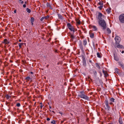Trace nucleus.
Here are the masks:
<instances>
[{
    "mask_svg": "<svg viewBox=\"0 0 124 124\" xmlns=\"http://www.w3.org/2000/svg\"><path fill=\"white\" fill-rule=\"evenodd\" d=\"M48 10H47L46 11V13H47L48 12Z\"/></svg>",
    "mask_w": 124,
    "mask_h": 124,
    "instance_id": "680f3d73",
    "label": "nucleus"
},
{
    "mask_svg": "<svg viewBox=\"0 0 124 124\" xmlns=\"http://www.w3.org/2000/svg\"><path fill=\"white\" fill-rule=\"evenodd\" d=\"M59 113L60 114H61L62 115V113L61 112H59Z\"/></svg>",
    "mask_w": 124,
    "mask_h": 124,
    "instance_id": "052dcab7",
    "label": "nucleus"
},
{
    "mask_svg": "<svg viewBox=\"0 0 124 124\" xmlns=\"http://www.w3.org/2000/svg\"><path fill=\"white\" fill-rule=\"evenodd\" d=\"M106 12L108 14V8L106 9Z\"/></svg>",
    "mask_w": 124,
    "mask_h": 124,
    "instance_id": "ea45409f",
    "label": "nucleus"
},
{
    "mask_svg": "<svg viewBox=\"0 0 124 124\" xmlns=\"http://www.w3.org/2000/svg\"><path fill=\"white\" fill-rule=\"evenodd\" d=\"M56 121L55 120H53L51 122V123L52 124H56Z\"/></svg>",
    "mask_w": 124,
    "mask_h": 124,
    "instance_id": "f704fd0d",
    "label": "nucleus"
},
{
    "mask_svg": "<svg viewBox=\"0 0 124 124\" xmlns=\"http://www.w3.org/2000/svg\"><path fill=\"white\" fill-rule=\"evenodd\" d=\"M120 65L121 67H123V65L121 64H120Z\"/></svg>",
    "mask_w": 124,
    "mask_h": 124,
    "instance_id": "3c124183",
    "label": "nucleus"
},
{
    "mask_svg": "<svg viewBox=\"0 0 124 124\" xmlns=\"http://www.w3.org/2000/svg\"><path fill=\"white\" fill-rule=\"evenodd\" d=\"M115 71L116 73H117L118 74H119V70L117 68H116L115 69Z\"/></svg>",
    "mask_w": 124,
    "mask_h": 124,
    "instance_id": "cd10ccee",
    "label": "nucleus"
},
{
    "mask_svg": "<svg viewBox=\"0 0 124 124\" xmlns=\"http://www.w3.org/2000/svg\"><path fill=\"white\" fill-rule=\"evenodd\" d=\"M34 76L33 75H31V77L29 76H28L26 77L25 79L28 81H29V80L31 79H32V78H33Z\"/></svg>",
    "mask_w": 124,
    "mask_h": 124,
    "instance_id": "2eb2a0df",
    "label": "nucleus"
},
{
    "mask_svg": "<svg viewBox=\"0 0 124 124\" xmlns=\"http://www.w3.org/2000/svg\"><path fill=\"white\" fill-rule=\"evenodd\" d=\"M110 10H111V8H110L109 7V14L110 13Z\"/></svg>",
    "mask_w": 124,
    "mask_h": 124,
    "instance_id": "49530a36",
    "label": "nucleus"
},
{
    "mask_svg": "<svg viewBox=\"0 0 124 124\" xmlns=\"http://www.w3.org/2000/svg\"><path fill=\"white\" fill-rule=\"evenodd\" d=\"M27 2H26V1H25V4H27Z\"/></svg>",
    "mask_w": 124,
    "mask_h": 124,
    "instance_id": "5fc2aeb1",
    "label": "nucleus"
},
{
    "mask_svg": "<svg viewBox=\"0 0 124 124\" xmlns=\"http://www.w3.org/2000/svg\"><path fill=\"white\" fill-rule=\"evenodd\" d=\"M49 66V65H47L46 67L47 68H48Z\"/></svg>",
    "mask_w": 124,
    "mask_h": 124,
    "instance_id": "13d9d810",
    "label": "nucleus"
},
{
    "mask_svg": "<svg viewBox=\"0 0 124 124\" xmlns=\"http://www.w3.org/2000/svg\"><path fill=\"white\" fill-rule=\"evenodd\" d=\"M57 15L58 16L59 18L60 19H63V17L60 14H58Z\"/></svg>",
    "mask_w": 124,
    "mask_h": 124,
    "instance_id": "393cba45",
    "label": "nucleus"
},
{
    "mask_svg": "<svg viewBox=\"0 0 124 124\" xmlns=\"http://www.w3.org/2000/svg\"><path fill=\"white\" fill-rule=\"evenodd\" d=\"M82 58L83 60V62L84 64H86V60L85 57L84 56H82Z\"/></svg>",
    "mask_w": 124,
    "mask_h": 124,
    "instance_id": "5701e85b",
    "label": "nucleus"
},
{
    "mask_svg": "<svg viewBox=\"0 0 124 124\" xmlns=\"http://www.w3.org/2000/svg\"><path fill=\"white\" fill-rule=\"evenodd\" d=\"M54 52H55L58 53V52L56 50H55L54 51Z\"/></svg>",
    "mask_w": 124,
    "mask_h": 124,
    "instance_id": "de8ad7c7",
    "label": "nucleus"
},
{
    "mask_svg": "<svg viewBox=\"0 0 124 124\" xmlns=\"http://www.w3.org/2000/svg\"><path fill=\"white\" fill-rule=\"evenodd\" d=\"M23 8H25L26 7V5L24 4L23 5Z\"/></svg>",
    "mask_w": 124,
    "mask_h": 124,
    "instance_id": "37998d69",
    "label": "nucleus"
},
{
    "mask_svg": "<svg viewBox=\"0 0 124 124\" xmlns=\"http://www.w3.org/2000/svg\"><path fill=\"white\" fill-rule=\"evenodd\" d=\"M110 104H112V102H110Z\"/></svg>",
    "mask_w": 124,
    "mask_h": 124,
    "instance_id": "69168bd1",
    "label": "nucleus"
},
{
    "mask_svg": "<svg viewBox=\"0 0 124 124\" xmlns=\"http://www.w3.org/2000/svg\"><path fill=\"white\" fill-rule=\"evenodd\" d=\"M102 72L104 75V76L105 77L108 76V74L107 71L103 70H102Z\"/></svg>",
    "mask_w": 124,
    "mask_h": 124,
    "instance_id": "a211bd4d",
    "label": "nucleus"
},
{
    "mask_svg": "<svg viewBox=\"0 0 124 124\" xmlns=\"http://www.w3.org/2000/svg\"><path fill=\"white\" fill-rule=\"evenodd\" d=\"M79 46L80 49L82 51L84 50L83 46V45L81 41H80L79 43Z\"/></svg>",
    "mask_w": 124,
    "mask_h": 124,
    "instance_id": "f8f14e48",
    "label": "nucleus"
},
{
    "mask_svg": "<svg viewBox=\"0 0 124 124\" xmlns=\"http://www.w3.org/2000/svg\"><path fill=\"white\" fill-rule=\"evenodd\" d=\"M89 1H92V0H88Z\"/></svg>",
    "mask_w": 124,
    "mask_h": 124,
    "instance_id": "774afa93",
    "label": "nucleus"
},
{
    "mask_svg": "<svg viewBox=\"0 0 124 124\" xmlns=\"http://www.w3.org/2000/svg\"><path fill=\"white\" fill-rule=\"evenodd\" d=\"M6 104L8 107H9V106L10 105V103L9 102H7Z\"/></svg>",
    "mask_w": 124,
    "mask_h": 124,
    "instance_id": "72a5a7b5",
    "label": "nucleus"
},
{
    "mask_svg": "<svg viewBox=\"0 0 124 124\" xmlns=\"http://www.w3.org/2000/svg\"><path fill=\"white\" fill-rule=\"evenodd\" d=\"M111 32V31L110 30H109V33H110Z\"/></svg>",
    "mask_w": 124,
    "mask_h": 124,
    "instance_id": "8fccbe9b",
    "label": "nucleus"
},
{
    "mask_svg": "<svg viewBox=\"0 0 124 124\" xmlns=\"http://www.w3.org/2000/svg\"><path fill=\"white\" fill-rule=\"evenodd\" d=\"M30 73L32 75H34L33 74V73L32 72H31Z\"/></svg>",
    "mask_w": 124,
    "mask_h": 124,
    "instance_id": "c03bdc74",
    "label": "nucleus"
},
{
    "mask_svg": "<svg viewBox=\"0 0 124 124\" xmlns=\"http://www.w3.org/2000/svg\"><path fill=\"white\" fill-rule=\"evenodd\" d=\"M116 46L117 47L120 48H124V46L121 45H120L119 44H115Z\"/></svg>",
    "mask_w": 124,
    "mask_h": 124,
    "instance_id": "f3484780",
    "label": "nucleus"
},
{
    "mask_svg": "<svg viewBox=\"0 0 124 124\" xmlns=\"http://www.w3.org/2000/svg\"><path fill=\"white\" fill-rule=\"evenodd\" d=\"M49 107L51 109V107L50 106H49Z\"/></svg>",
    "mask_w": 124,
    "mask_h": 124,
    "instance_id": "0e129e2a",
    "label": "nucleus"
},
{
    "mask_svg": "<svg viewBox=\"0 0 124 124\" xmlns=\"http://www.w3.org/2000/svg\"><path fill=\"white\" fill-rule=\"evenodd\" d=\"M97 57L99 58H101V53L98 52L97 54Z\"/></svg>",
    "mask_w": 124,
    "mask_h": 124,
    "instance_id": "aec40b11",
    "label": "nucleus"
},
{
    "mask_svg": "<svg viewBox=\"0 0 124 124\" xmlns=\"http://www.w3.org/2000/svg\"><path fill=\"white\" fill-rule=\"evenodd\" d=\"M122 120V118L120 117L119 119V122L120 124H123Z\"/></svg>",
    "mask_w": 124,
    "mask_h": 124,
    "instance_id": "a878e982",
    "label": "nucleus"
},
{
    "mask_svg": "<svg viewBox=\"0 0 124 124\" xmlns=\"http://www.w3.org/2000/svg\"><path fill=\"white\" fill-rule=\"evenodd\" d=\"M81 39H83L84 38V36L83 35L81 36H80V37Z\"/></svg>",
    "mask_w": 124,
    "mask_h": 124,
    "instance_id": "79ce46f5",
    "label": "nucleus"
},
{
    "mask_svg": "<svg viewBox=\"0 0 124 124\" xmlns=\"http://www.w3.org/2000/svg\"><path fill=\"white\" fill-rule=\"evenodd\" d=\"M26 10L27 11V12L29 13H30L31 12V10L28 8H26Z\"/></svg>",
    "mask_w": 124,
    "mask_h": 124,
    "instance_id": "c756f323",
    "label": "nucleus"
},
{
    "mask_svg": "<svg viewBox=\"0 0 124 124\" xmlns=\"http://www.w3.org/2000/svg\"><path fill=\"white\" fill-rule=\"evenodd\" d=\"M49 17V16L48 15H47L46 16H43L40 19V20L41 21H43L44 19L47 20Z\"/></svg>",
    "mask_w": 124,
    "mask_h": 124,
    "instance_id": "ddd939ff",
    "label": "nucleus"
},
{
    "mask_svg": "<svg viewBox=\"0 0 124 124\" xmlns=\"http://www.w3.org/2000/svg\"><path fill=\"white\" fill-rule=\"evenodd\" d=\"M70 37L71 38V39L70 40L71 42L73 41V40L74 39V36L73 34H71L70 36Z\"/></svg>",
    "mask_w": 124,
    "mask_h": 124,
    "instance_id": "6ab92c4d",
    "label": "nucleus"
},
{
    "mask_svg": "<svg viewBox=\"0 0 124 124\" xmlns=\"http://www.w3.org/2000/svg\"><path fill=\"white\" fill-rule=\"evenodd\" d=\"M108 28L107 29V31H108Z\"/></svg>",
    "mask_w": 124,
    "mask_h": 124,
    "instance_id": "e2e57ef3",
    "label": "nucleus"
},
{
    "mask_svg": "<svg viewBox=\"0 0 124 124\" xmlns=\"http://www.w3.org/2000/svg\"><path fill=\"white\" fill-rule=\"evenodd\" d=\"M34 21V18L33 17H31V21L32 25L33 24V22Z\"/></svg>",
    "mask_w": 124,
    "mask_h": 124,
    "instance_id": "412c9836",
    "label": "nucleus"
},
{
    "mask_svg": "<svg viewBox=\"0 0 124 124\" xmlns=\"http://www.w3.org/2000/svg\"><path fill=\"white\" fill-rule=\"evenodd\" d=\"M40 107L41 109H42V107H43V106H44V105L42 104V103L41 102L40 103Z\"/></svg>",
    "mask_w": 124,
    "mask_h": 124,
    "instance_id": "c9c22d12",
    "label": "nucleus"
},
{
    "mask_svg": "<svg viewBox=\"0 0 124 124\" xmlns=\"http://www.w3.org/2000/svg\"><path fill=\"white\" fill-rule=\"evenodd\" d=\"M120 21L121 23H124V14L120 15L119 17Z\"/></svg>",
    "mask_w": 124,
    "mask_h": 124,
    "instance_id": "423d86ee",
    "label": "nucleus"
},
{
    "mask_svg": "<svg viewBox=\"0 0 124 124\" xmlns=\"http://www.w3.org/2000/svg\"><path fill=\"white\" fill-rule=\"evenodd\" d=\"M80 32L79 33V35L80 36H80H81L83 35V34H82L81 32V31H80Z\"/></svg>",
    "mask_w": 124,
    "mask_h": 124,
    "instance_id": "a19ab883",
    "label": "nucleus"
},
{
    "mask_svg": "<svg viewBox=\"0 0 124 124\" xmlns=\"http://www.w3.org/2000/svg\"><path fill=\"white\" fill-rule=\"evenodd\" d=\"M114 59L117 61H118L119 60V59L115 55L114 56Z\"/></svg>",
    "mask_w": 124,
    "mask_h": 124,
    "instance_id": "7c9ffc66",
    "label": "nucleus"
},
{
    "mask_svg": "<svg viewBox=\"0 0 124 124\" xmlns=\"http://www.w3.org/2000/svg\"><path fill=\"white\" fill-rule=\"evenodd\" d=\"M50 120V118H47L46 119V120L48 121H49Z\"/></svg>",
    "mask_w": 124,
    "mask_h": 124,
    "instance_id": "a18cd8bd",
    "label": "nucleus"
},
{
    "mask_svg": "<svg viewBox=\"0 0 124 124\" xmlns=\"http://www.w3.org/2000/svg\"><path fill=\"white\" fill-rule=\"evenodd\" d=\"M115 39L116 41L115 44H119L121 40L120 38L118 36H116Z\"/></svg>",
    "mask_w": 124,
    "mask_h": 124,
    "instance_id": "39448f33",
    "label": "nucleus"
},
{
    "mask_svg": "<svg viewBox=\"0 0 124 124\" xmlns=\"http://www.w3.org/2000/svg\"><path fill=\"white\" fill-rule=\"evenodd\" d=\"M46 6L47 8L49 9L52 10L53 8L52 6V4L50 3L47 2L46 3Z\"/></svg>",
    "mask_w": 124,
    "mask_h": 124,
    "instance_id": "6e6552de",
    "label": "nucleus"
},
{
    "mask_svg": "<svg viewBox=\"0 0 124 124\" xmlns=\"http://www.w3.org/2000/svg\"><path fill=\"white\" fill-rule=\"evenodd\" d=\"M75 20L76 22V25H78L80 24V21L79 19L76 18L75 19Z\"/></svg>",
    "mask_w": 124,
    "mask_h": 124,
    "instance_id": "dca6fc26",
    "label": "nucleus"
},
{
    "mask_svg": "<svg viewBox=\"0 0 124 124\" xmlns=\"http://www.w3.org/2000/svg\"><path fill=\"white\" fill-rule=\"evenodd\" d=\"M83 45L84 46H86L87 44V42L86 39H85L83 40Z\"/></svg>",
    "mask_w": 124,
    "mask_h": 124,
    "instance_id": "4be33fe9",
    "label": "nucleus"
},
{
    "mask_svg": "<svg viewBox=\"0 0 124 124\" xmlns=\"http://www.w3.org/2000/svg\"><path fill=\"white\" fill-rule=\"evenodd\" d=\"M89 28H92L93 30L94 31H97V28L95 26H94L92 25H90L89 26Z\"/></svg>",
    "mask_w": 124,
    "mask_h": 124,
    "instance_id": "9d476101",
    "label": "nucleus"
},
{
    "mask_svg": "<svg viewBox=\"0 0 124 124\" xmlns=\"http://www.w3.org/2000/svg\"><path fill=\"white\" fill-rule=\"evenodd\" d=\"M11 96L8 94H7L6 95L5 97L8 100L10 98H11Z\"/></svg>",
    "mask_w": 124,
    "mask_h": 124,
    "instance_id": "bb28decb",
    "label": "nucleus"
},
{
    "mask_svg": "<svg viewBox=\"0 0 124 124\" xmlns=\"http://www.w3.org/2000/svg\"><path fill=\"white\" fill-rule=\"evenodd\" d=\"M52 112H53V113H55L54 112V111H52Z\"/></svg>",
    "mask_w": 124,
    "mask_h": 124,
    "instance_id": "338daca9",
    "label": "nucleus"
},
{
    "mask_svg": "<svg viewBox=\"0 0 124 124\" xmlns=\"http://www.w3.org/2000/svg\"><path fill=\"white\" fill-rule=\"evenodd\" d=\"M88 79H90L91 80H92V79L91 78H90V77H88Z\"/></svg>",
    "mask_w": 124,
    "mask_h": 124,
    "instance_id": "09e8293b",
    "label": "nucleus"
},
{
    "mask_svg": "<svg viewBox=\"0 0 124 124\" xmlns=\"http://www.w3.org/2000/svg\"><path fill=\"white\" fill-rule=\"evenodd\" d=\"M98 3L97 4V8L100 10H101L103 7V3L102 1H101L100 0H97Z\"/></svg>",
    "mask_w": 124,
    "mask_h": 124,
    "instance_id": "7ed1b4c3",
    "label": "nucleus"
},
{
    "mask_svg": "<svg viewBox=\"0 0 124 124\" xmlns=\"http://www.w3.org/2000/svg\"><path fill=\"white\" fill-rule=\"evenodd\" d=\"M20 3H21V4H23L24 2L23 1H22V0H19Z\"/></svg>",
    "mask_w": 124,
    "mask_h": 124,
    "instance_id": "e433bc0d",
    "label": "nucleus"
},
{
    "mask_svg": "<svg viewBox=\"0 0 124 124\" xmlns=\"http://www.w3.org/2000/svg\"><path fill=\"white\" fill-rule=\"evenodd\" d=\"M92 72L93 73L94 75H96L97 74V72L95 70H92Z\"/></svg>",
    "mask_w": 124,
    "mask_h": 124,
    "instance_id": "c85d7f7f",
    "label": "nucleus"
},
{
    "mask_svg": "<svg viewBox=\"0 0 124 124\" xmlns=\"http://www.w3.org/2000/svg\"><path fill=\"white\" fill-rule=\"evenodd\" d=\"M124 52V51H122L121 52L122 53H123Z\"/></svg>",
    "mask_w": 124,
    "mask_h": 124,
    "instance_id": "6e6d98bb",
    "label": "nucleus"
},
{
    "mask_svg": "<svg viewBox=\"0 0 124 124\" xmlns=\"http://www.w3.org/2000/svg\"><path fill=\"white\" fill-rule=\"evenodd\" d=\"M67 26L68 28L71 31H73V32L75 31V29L74 26H72L70 23H68L67 24Z\"/></svg>",
    "mask_w": 124,
    "mask_h": 124,
    "instance_id": "20e7f679",
    "label": "nucleus"
},
{
    "mask_svg": "<svg viewBox=\"0 0 124 124\" xmlns=\"http://www.w3.org/2000/svg\"><path fill=\"white\" fill-rule=\"evenodd\" d=\"M66 119L65 118H64V119H63V120L62 121H61V124L63 123L64 121H66Z\"/></svg>",
    "mask_w": 124,
    "mask_h": 124,
    "instance_id": "58836bf2",
    "label": "nucleus"
},
{
    "mask_svg": "<svg viewBox=\"0 0 124 124\" xmlns=\"http://www.w3.org/2000/svg\"><path fill=\"white\" fill-rule=\"evenodd\" d=\"M78 96L87 101L89 100V97L85 95V93L83 91L79 92V94L78 95Z\"/></svg>",
    "mask_w": 124,
    "mask_h": 124,
    "instance_id": "f257e3e1",
    "label": "nucleus"
},
{
    "mask_svg": "<svg viewBox=\"0 0 124 124\" xmlns=\"http://www.w3.org/2000/svg\"><path fill=\"white\" fill-rule=\"evenodd\" d=\"M14 13H16V10H15L14 11Z\"/></svg>",
    "mask_w": 124,
    "mask_h": 124,
    "instance_id": "864d4df0",
    "label": "nucleus"
},
{
    "mask_svg": "<svg viewBox=\"0 0 124 124\" xmlns=\"http://www.w3.org/2000/svg\"><path fill=\"white\" fill-rule=\"evenodd\" d=\"M99 25L102 28L103 30L107 28V26L104 20L98 21Z\"/></svg>",
    "mask_w": 124,
    "mask_h": 124,
    "instance_id": "f03ea898",
    "label": "nucleus"
},
{
    "mask_svg": "<svg viewBox=\"0 0 124 124\" xmlns=\"http://www.w3.org/2000/svg\"><path fill=\"white\" fill-rule=\"evenodd\" d=\"M20 103H18L16 104V106L17 107H19L20 106Z\"/></svg>",
    "mask_w": 124,
    "mask_h": 124,
    "instance_id": "4c0bfd02",
    "label": "nucleus"
},
{
    "mask_svg": "<svg viewBox=\"0 0 124 124\" xmlns=\"http://www.w3.org/2000/svg\"><path fill=\"white\" fill-rule=\"evenodd\" d=\"M104 16V15H102V14L100 12H99L98 15V19L99 20V21L102 20V17Z\"/></svg>",
    "mask_w": 124,
    "mask_h": 124,
    "instance_id": "1a4fd4ad",
    "label": "nucleus"
},
{
    "mask_svg": "<svg viewBox=\"0 0 124 124\" xmlns=\"http://www.w3.org/2000/svg\"><path fill=\"white\" fill-rule=\"evenodd\" d=\"M110 101L114 102L115 99L113 98H111L110 99Z\"/></svg>",
    "mask_w": 124,
    "mask_h": 124,
    "instance_id": "2f4dec72",
    "label": "nucleus"
},
{
    "mask_svg": "<svg viewBox=\"0 0 124 124\" xmlns=\"http://www.w3.org/2000/svg\"><path fill=\"white\" fill-rule=\"evenodd\" d=\"M95 65L96 67H97L98 69H100L101 68L100 67V65L99 63H95Z\"/></svg>",
    "mask_w": 124,
    "mask_h": 124,
    "instance_id": "b1692460",
    "label": "nucleus"
},
{
    "mask_svg": "<svg viewBox=\"0 0 124 124\" xmlns=\"http://www.w3.org/2000/svg\"><path fill=\"white\" fill-rule=\"evenodd\" d=\"M10 43V41L6 39H4L3 41L2 42V43L4 44L5 45H8Z\"/></svg>",
    "mask_w": 124,
    "mask_h": 124,
    "instance_id": "9b49d317",
    "label": "nucleus"
},
{
    "mask_svg": "<svg viewBox=\"0 0 124 124\" xmlns=\"http://www.w3.org/2000/svg\"><path fill=\"white\" fill-rule=\"evenodd\" d=\"M89 62L90 63H92V61L91 60H90Z\"/></svg>",
    "mask_w": 124,
    "mask_h": 124,
    "instance_id": "bf43d9fd",
    "label": "nucleus"
},
{
    "mask_svg": "<svg viewBox=\"0 0 124 124\" xmlns=\"http://www.w3.org/2000/svg\"><path fill=\"white\" fill-rule=\"evenodd\" d=\"M92 31H90L89 32V34L91 38H93L94 37V34L92 32Z\"/></svg>",
    "mask_w": 124,
    "mask_h": 124,
    "instance_id": "4468645a",
    "label": "nucleus"
},
{
    "mask_svg": "<svg viewBox=\"0 0 124 124\" xmlns=\"http://www.w3.org/2000/svg\"><path fill=\"white\" fill-rule=\"evenodd\" d=\"M81 28H82V29L83 30V31H84L85 30V29H83L82 27Z\"/></svg>",
    "mask_w": 124,
    "mask_h": 124,
    "instance_id": "603ef678",
    "label": "nucleus"
},
{
    "mask_svg": "<svg viewBox=\"0 0 124 124\" xmlns=\"http://www.w3.org/2000/svg\"><path fill=\"white\" fill-rule=\"evenodd\" d=\"M105 105L104 106L105 109H108V103L107 99H106L105 101Z\"/></svg>",
    "mask_w": 124,
    "mask_h": 124,
    "instance_id": "0eeeda50",
    "label": "nucleus"
},
{
    "mask_svg": "<svg viewBox=\"0 0 124 124\" xmlns=\"http://www.w3.org/2000/svg\"><path fill=\"white\" fill-rule=\"evenodd\" d=\"M21 40L20 39H19V42H21Z\"/></svg>",
    "mask_w": 124,
    "mask_h": 124,
    "instance_id": "4d7b16f0",
    "label": "nucleus"
},
{
    "mask_svg": "<svg viewBox=\"0 0 124 124\" xmlns=\"http://www.w3.org/2000/svg\"><path fill=\"white\" fill-rule=\"evenodd\" d=\"M19 44L20 48H21V46L23 45V43H19Z\"/></svg>",
    "mask_w": 124,
    "mask_h": 124,
    "instance_id": "473e14b6",
    "label": "nucleus"
}]
</instances>
